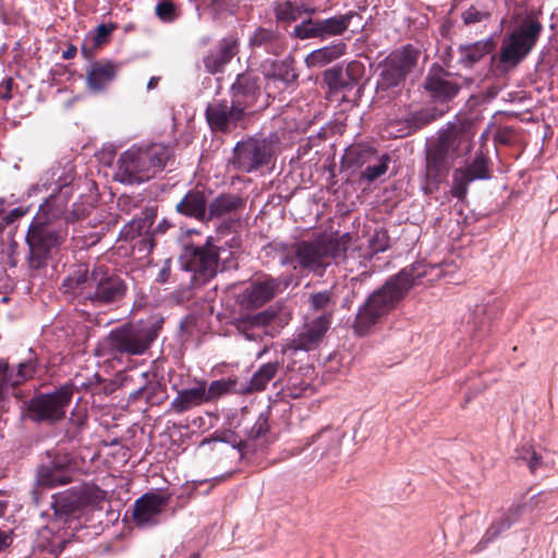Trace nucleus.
<instances>
[{"label":"nucleus","mask_w":558,"mask_h":558,"mask_svg":"<svg viewBox=\"0 0 558 558\" xmlns=\"http://www.w3.org/2000/svg\"><path fill=\"white\" fill-rule=\"evenodd\" d=\"M418 57L420 50L412 45L392 51L380 64L376 84L377 93L403 86L408 74L416 66Z\"/></svg>","instance_id":"12"},{"label":"nucleus","mask_w":558,"mask_h":558,"mask_svg":"<svg viewBox=\"0 0 558 558\" xmlns=\"http://www.w3.org/2000/svg\"><path fill=\"white\" fill-rule=\"evenodd\" d=\"M150 373L143 372L141 373V378L144 380L145 388V399L148 403H158L165 399L166 385L160 381H151L149 380Z\"/></svg>","instance_id":"46"},{"label":"nucleus","mask_w":558,"mask_h":558,"mask_svg":"<svg viewBox=\"0 0 558 558\" xmlns=\"http://www.w3.org/2000/svg\"><path fill=\"white\" fill-rule=\"evenodd\" d=\"M73 387L65 385L51 393H39L27 403L24 402L27 416L35 422L54 423L64 417L71 402Z\"/></svg>","instance_id":"13"},{"label":"nucleus","mask_w":558,"mask_h":558,"mask_svg":"<svg viewBox=\"0 0 558 558\" xmlns=\"http://www.w3.org/2000/svg\"><path fill=\"white\" fill-rule=\"evenodd\" d=\"M239 37L229 34L218 41L217 49L209 51L203 58L206 72L210 74L221 73L226 65L239 53Z\"/></svg>","instance_id":"19"},{"label":"nucleus","mask_w":558,"mask_h":558,"mask_svg":"<svg viewBox=\"0 0 558 558\" xmlns=\"http://www.w3.org/2000/svg\"><path fill=\"white\" fill-rule=\"evenodd\" d=\"M352 239L349 232L341 235L322 233L312 240L295 243L294 254L299 267L323 276L332 260H338L349 250Z\"/></svg>","instance_id":"5"},{"label":"nucleus","mask_w":558,"mask_h":558,"mask_svg":"<svg viewBox=\"0 0 558 558\" xmlns=\"http://www.w3.org/2000/svg\"><path fill=\"white\" fill-rule=\"evenodd\" d=\"M107 493L94 484H85L80 494V501L84 506L100 508L106 500Z\"/></svg>","instance_id":"45"},{"label":"nucleus","mask_w":558,"mask_h":558,"mask_svg":"<svg viewBox=\"0 0 558 558\" xmlns=\"http://www.w3.org/2000/svg\"><path fill=\"white\" fill-rule=\"evenodd\" d=\"M367 242V247L363 248L365 258L372 259L375 254L383 253L390 247V238L385 229L375 230Z\"/></svg>","instance_id":"43"},{"label":"nucleus","mask_w":558,"mask_h":558,"mask_svg":"<svg viewBox=\"0 0 558 558\" xmlns=\"http://www.w3.org/2000/svg\"><path fill=\"white\" fill-rule=\"evenodd\" d=\"M424 87L430 97L440 102L451 100L460 90V86L457 83L446 80L440 73L428 74L424 82Z\"/></svg>","instance_id":"29"},{"label":"nucleus","mask_w":558,"mask_h":558,"mask_svg":"<svg viewBox=\"0 0 558 558\" xmlns=\"http://www.w3.org/2000/svg\"><path fill=\"white\" fill-rule=\"evenodd\" d=\"M250 46L263 48L266 52L277 56L282 50V38L275 29L258 27L250 38Z\"/></svg>","instance_id":"32"},{"label":"nucleus","mask_w":558,"mask_h":558,"mask_svg":"<svg viewBox=\"0 0 558 558\" xmlns=\"http://www.w3.org/2000/svg\"><path fill=\"white\" fill-rule=\"evenodd\" d=\"M288 283L267 274L256 276L243 291V301L250 307H260L281 293Z\"/></svg>","instance_id":"15"},{"label":"nucleus","mask_w":558,"mask_h":558,"mask_svg":"<svg viewBox=\"0 0 558 558\" xmlns=\"http://www.w3.org/2000/svg\"><path fill=\"white\" fill-rule=\"evenodd\" d=\"M518 509L512 511L510 510L507 513H504L500 518L495 520L489 527L486 530L485 534L483 535L482 539L478 542V544L475 546V551L483 550L490 542L496 539L504 531L510 529V526L514 523L517 517H518Z\"/></svg>","instance_id":"37"},{"label":"nucleus","mask_w":558,"mask_h":558,"mask_svg":"<svg viewBox=\"0 0 558 558\" xmlns=\"http://www.w3.org/2000/svg\"><path fill=\"white\" fill-rule=\"evenodd\" d=\"M354 17H359V14L355 11H349L328 19H319L322 40L343 35Z\"/></svg>","instance_id":"34"},{"label":"nucleus","mask_w":558,"mask_h":558,"mask_svg":"<svg viewBox=\"0 0 558 558\" xmlns=\"http://www.w3.org/2000/svg\"><path fill=\"white\" fill-rule=\"evenodd\" d=\"M162 320L154 317L122 324L106 336L101 350L112 360L145 354L158 338Z\"/></svg>","instance_id":"3"},{"label":"nucleus","mask_w":558,"mask_h":558,"mask_svg":"<svg viewBox=\"0 0 558 558\" xmlns=\"http://www.w3.org/2000/svg\"><path fill=\"white\" fill-rule=\"evenodd\" d=\"M322 438H326L328 440V448L326 449V451L337 449L340 445L339 437L330 428L323 429L319 434L314 436L313 441H316L317 439H322Z\"/></svg>","instance_id":"51"},{"label":"nucleus","mask_w":558,"mask_h":558,"mask_svg":"<svg viewBox=\"0 0 558 558\" xmlns=\"http://www.w3.org/2000/svg\"><path fill=\"white\" fill-rule=\"evenodd\" d=\"M489 178V160L482 153H478L471 163L465 167L457 168L453 171L451 194L458 199H463L468 194L470 183L476 180H487Z\"/></svg>","instance_id":"16"},{"label":"nucleus","mask_w":558,"mask_h":558,"mask_svg":"<svg viewBox=\"0 0 558 558\" xmlns=\"http://www.w3.org/2000/svg\"><path fill=\"white\" fill-rule=\"evenodd\" d=\"M121 64L112 60H97L92 62L86 72V86L93 94L105 92L116 80Z\"/></svg>","instance_id":"21"},{"label":"nucleus","mask_w":558,"mask_h":558,"mask_svg":"<svg viewBox=\"0 0 558 558\" xmlns=\"http://www.w3.org/2000/svg\"><path fill=\"white\" fill-rule=\"evenodd\" d=\"M112 29L113 27L107 26L106 24L98 25L94 37L95 44L100 45L110 35Z\"/></svg>","instance_id":"56"},{"label":"nucleus","mask_w":558,"mask_h":558,"mask_svg":"<svg viewBox=\"0 0 558 558\" xmlns=\"http://www.w3.org/2000/svg\"><path fill=\"white\" fill-rule=\"evenodd\" d=\"M276 318L274 311L265 310L256 314H247L241 316L235 327L247 340H259L262 339L260 328L270 325Z\"/></svg>","instance_id":"23"},{"label":"nucleus","mask_w":558,"mask_h":558,"mask_svg":"<svg viewBox=\"0 0 558 558\" xmlns=\"http://www.w3.org/2000/svg\"><path fill=\"white\" fill-rule=\"evenodd\" d=\"M12 539L9 533L0 530V551L10 546Z\"/></svg>","instance_id":"58"},{"label":"nucleus","mask_w":558,"mask_h":558,"mask_svg":"<svg viewBox=\"0 0 558 558\" xmlns=\"http://www.w3.org/2000/svg\"><path fill=\"white\" fill-rule=\"evenodd\" d=\"M279 76H281L286 82L294 81L296 78V74L289 70H286L284 75L279 74Z\"/></svg>","instance_id":"63"},{"label":"nucleus","mask_w":558,"mask_h":558,"mask_svg":"<svg viewBox=\"0 0 558 558\" xmlns=\"http://www.w3.org/2000/svg\"><path fill=\"white\" fill-rule=\"evenodd\" d=\"M128 283L105 265H96L90 271V289L85 295L96 307L119 305L128 294Z\"/></svg>","instance_id":"10"},{"label":"nucleus","mask_w":558,"mask_h":558,"mask_svg":"<svg viewBox=\"0 0 558 558\" xmlns=\"http://www.w3.org/2000/svg\"><path fill=\"white\" fill-rule=\"evenodd\" d=\"M329 327L330 315H319L303 326L290 347L295 351H312L319 345Z\"/></svg>","instance_id":"22"},{"label":"nucleus","mask_w":558,"mask_h":558,"mask_svg":"<svg viewBox=\"0 0 558 558\" xmlns=\"http://www.w3.org/2000/svg\"><path fill=\"white\" fill-rule=\"evenodd\" d=\"M157 213L155 208H146L141 216L134 218L125 228V236L135 238L147 232L156 219Z\"/></svg>","instance_id":"40"},{"label":"nucleus","mask_w":558,"mask_h":558,"mask_svg":"<svg viewBox=\"0 0 558 558\" xmlns=\"http://www.w3.org/2000/svg\"><path fill=\"white\" fill-rule=\"evenodd\" d=\"M44 368L38 353L32 348L16 365H10L7 360H0V411L4 410L11 395L22 399L23 396L17 387L35 378Z\"/></svg>","instance_id":"8"},{"label":"nucleus","mask_w":558,"mask_h":558,"mask_svg":"<svg viewBox=\"0 0 558 558\" xmlns=\"http://www.w3.org/2000/svg\"><path fill=\"white\" fill-rule=\"evenodd\" d=\"M46 221L29 226L26 242L29 246V267L40 269L46 266L51 254L65 241L68 232L64 228Z\"/></svg>","instance_id":"9"},{"label":"nucleus","mask_w":558,"mask_h":558,"mask_svg":"<svg viewBox=\"0 0 558 558\" xmlns=\"http://www.w3.org/2000/svg\"><path fill=\"white\" fill-rule=\"evenodd\" d=\"M272 12L278 27L288 29L300 19L299 3L292 0H276L272 2Z\"/></svg>","instance_id":"36"},{"label":"nucleus","mask_w":558,"mask_h":558,"mask_svg":"<svg viewBox=\"0 0 558 558\" xmlns=\"http://www.w3.org/2000/svg\"><path fill=\"white\" fill-rule=\"evenodd\" d=\"M205 116L210 129L221 133H230L238 128L245 129L250 120L232 101L228 105L227 100L208 104Z\"/></svg>","instance_id":"14"},{"label":"nucleus","mask_w":558,"mask_h":558,"mask_svg":"<svg viewBox=\"0 0 558 558\" xmlns=\"http://www.w3.org/2000/svg\"><path fill=\"white\" fill-rule=\"evenodd\" d=\"M56 202L57 197L54 196L47 198L45 203L40 205L41 213L48 214L51 218H57L63 211L64 206L60 205L57 208H53Z\"/></svg>","instance_id":"52"},{"label":"nucleus","mask_w":558,"mask_h":558,"mask_svg":"<svg viewBox=\"0 0 558 558\" xmlns=\"http://www.w3.org/2000/svg\"><path fill=\"white\" fill-rule=\"evenodd\" d=\"M317 8L316 7H313V5H308V4H305V3H299V14L300 16L302 14H305L307 15V17H312L313 15H315L317 13Z\"/></svg>","instance_id":"57"},{"label":"nucleus","mask_w":558,"mask_h":558,"mask_svg":"<svg viewBox=\"0 0 558 558\" xmlns=\"http://www.w3.org/2000/svg\"><path fill=\"white\" fill-rule=\"evenodd\" d=\"M238 383L235 379H218L214 380L207 387V383L205 381V398L206 402H213L219 399L220 397L230 393L236 392L240 393Z\"/></svg>","instance_id":"41"},{"label":"nucleus","mask_w":558,"mask_h":558,"mask_svg":"<svg viewBox=\"0 0 558 558\" xmlns=\"http://www.w3.org/2000/svg\"><path fill=\"white\" fill-rule=\"evenodd\" d=\"M291 37L299 40H307L318 38L322 40L319 19L307 17L296 24L292 32Z\"/></svg>","instance_id":"42"},{"label":"nucleus","mask_w":558,"mask_h":558,"mask_svg":"<svg viewBox=\"0 0 558 558\" xmlns=\"http://www.w3.org/2000/svg\"><path fill=\"white\" fill-rule=\"evenodd\" d=\"M489 16L487 12L477 10L474 7H470L462 13V20L464 24H475L486 20Z\"/></svg>","instance_id":"50"},{"label":"nucleus","mask_w":558,"mask_h":558,"mask_svg":"<svg viewBox=\"0 0 558 558\" xmlns=\"http://www.w3.org/2000/svg\"><path fill=\"white\" fill-rule=\"evenodd\" d=\"M159 81H160V77H159V76H153V77H150V80H149V81H148V83H147V89H148V90H151V89L156 88V87H157V85H158V83H159Z\"/></svg>","instance_id":"62"},{"label":"nucleus","mask_w":558,"mask_h":558,"mask_svg":"<svg viewBox=\"0 0 558 558\" xmlns=\"http://www.w3.org/2000/svg\"><path fill=\"white\" fill-rule=\"evenodd\" d=\"M436 269V266H427L417 262L391 276L360 307L353 325L354 330L361 336L366 335L405 298L414 286L421 283L422 278L427 276L429 270Z\"/></svg>","instance_id":"1"},{"label":"nucleus","mask_w":558,"mask_h":558,"mask_svg":"<svg viewBox=\"0 0 558 558\" xmlns=\"http://www.w3.org/2000/svg\"><path fill=\"white\" fill-rule=\"evenodd\" d=\"M13 78L7 77L0 83V98L9 101L12 99Z\"/></svg>","instance_id":"54"},{"label":"nucleus","mask_w":558,"mask_h":558,"mask_svg":"<svg viewBox=\"0 0 558 558\" xmlns=\"http://www.w3.org/2000/svg\"><path fill=\"white\" fill-rule=\"evenodd\" d=\"M342 258V263L344 264V268L348 272H356L362 277H369L371 271L368 268V263L372 260L371 258H365V252L361 246L352 247V243L347 252H343L340 256Z\"/></svg>","instance_id":"35"},{"label":"nucleus","mask_w":558,"mask_h":558,"mask_svg":"<svg viewBox=\"0 0 558 558\" xmlns=\"http://www.w3.org/2000/svg\"><path fill=\"white\" fill-rule=\"evenodd\" d=\"M515 460L527 465L532 473L542 465V456H539L532 446L523 445L515 450Z\"/></svg>","instance_id":"47"},{"label":"nucleus","mask_w":558,"mask_h":558,"mask_svg":"<svg viewBox=\"0 0 558 558\" xmlns=\"http://www.w3.org/2000/svg\"><path fill=\"white\" fill-rule=\"evenodd\" d=\"M172 156V149L159 143L132 146L120 155L114 178L123 184L146 182L162 172Z\"/></svg>","instance_id":"4"},{"label":"nucleus","mask_w":558,"mask_h":558,"mask_svg":"<svg viewBox=\"0 0 558 558\" xmlns=\"http://www.w3.org/2000/svg\"><path fill=\"white\" fill-rule=\"evenodd\" d=\"M211 440H219L222 442L230 444L233 448H239L242 450L243 441L238 440L236 437L232 433H225L222 436L213 437Z\"/></svg>","instance_id":"55"},{"label":"nucleus","mask_w":558,"mask_h":558,"mask_svg":"<svg viewBox=\"0 0 558 558\" xmlns=\"http://www.w3.org/2000/svg\"><path fill=\"white\" fill-rule=\"evenodd\" d=\"M347 50V45L342 41L331 44L313 50L305 58L308 68H322L341 58Z\"/></svg>","instance_id":"31"},{"label":"nucleus","mask_w":558,"mask_h":558,"mask_svg":"<svg viewBox=\"0 0 558 558\" xmlns=\"http://www.w3.org/2000/svg\"><path fill=\"white\" fill-rule=\"evenodd\" d=\"M76 47L70 46L66 50L63 51L62 57L65 60L72 59L76 54Z\"/></svg>","instance_id":"60"},{"label":"nucleus","mask_w":558,"mask_h":558,"mask_svg":"<svg viewBox=\"0 0 558 558\" xmlns=\"http://www.w3.org/2000/svg\"><path fill=\"white\" fill-rule=\"evenodd\" d=\"M69 462L70 460L64 457L51 461L49 465H43L38 471V483L50 487L70 483L71 472L69 470Z\"/></svg>","instance_id":"25"},{"label":"nucleus","mask_w":558,"mask_h":558,"mask_svg":"<svg viewBox=\"0 0 558 558\" xmlns=\"http://www.w3.org/2000/svg\"><path fill=\"white\" fill-rule=\"evenodd\" d=\"M257 76L253 73H241L231 86V101L241 109L248 119L256 111V102L260 96Z\"/></svg>","instance_id":"17"},{"label":"nucleus","mask_w":558,"mask_h":558,"mask_svg":"<svg viewBox=\"0 0 558 558\" xmlns=\"http://www.w3.org/2000/svg\"><path fill=\"white\" fill-rule=\"evenodd\" d=\"M169 504V497L155 493H146L135 500L132 519L140 527L156 525L158 515Z\"/></svg>","instance_id":"18"},{"label":"nucleus","mask_w":558,"mask_h":558,"mask_svg":"<svg viewBox=\"0 0 558 558\" xmlns=\"http://www.w3.org/2000/svg\"><path fill=\"white\" fill-rule=\"evenodd\" d=\"M175 209L179 214L203 220L208 214V205L205 192L202 190H190L185 196L177 204Z\"/></svg>","instance_id":"27"},{"label":"nucleus","mask_w":558,"mask_h":558,"mask_svg":"<svg viewBox=\"0 0 558 558\" xmlns=\"http://www.w3.org/2000/svg\"><path fill=\"white\" fill-rule=\"evenodd\" d=\"M292 263H293V257H291V256H284L280 260V264L283 265V266L290 265Z\"/></svg>","instance_id":"64"},{"label":"nucleus","mask_w":558,"mask_h":558,"mask_svg":"<svg viewBox=\"0 0 558 558\" xmlns=\"http://www.w3.org/2000/svg\"><path fill=\"white\" fill-rule=\"evenodd\" d=\"M246 199L238 194L223 193L208 205V218H223L236 215L245 208Z\"/></svg>","instance_id":"26"},{"label":"nucleus","mask_w":558,"mask_h":558,"mask_svg":"<svg viewBox=\"0 0 558 558\" xmlns=\"http://www.w3.org/2000/svg\"><path fill=\"white\" fill-rule=\"evenodd\" d=\"M390 157L388 154H383L380 156L376 154L375 160L367 163L366 168L362 171L361 179L366 180L367 182H374L387 172Z\"/></svg>","instance_id":"44"},{"label":"nucleus","mask_w":558,"mask_h":558,"mask_svg":"<svg viewBox=\"0 0 558 558\" xmlns=\"http://www.w3.org/2000/svg\"><path fill=\"white\" fill-rule=\"evenodd\" d=\"M205 403V380H198L194 387L179 390L170 403V409L181 414Z\"/></svg>","instance_id":"24"},{"label":"nucleus","mask_w":558,"mask_h":558,"mask_svg":"<svg viewBox=\"0 0 558 558\" xmlns=\"http://www.w3.org/2000/svg\"><path fill=\"white\" fill-rule=\"evenodd\" d=\"M543 32L542 23L527 15L504 38L499 52V62L517 66L534 49Z\"/></svg>","instance_id":"7"},{"label":"nucleus","mask_w":558,"mask_h":558,"mask_svg":"<svg viewBox=\"0 0 558 558\" xmlns=\"http://www.w3.org/2000/svg\"><path fill=\"white\" fill-rule=\"evenodd\" d=\"M145 388H146V386H144V383H143L136 390H134L133 392L130 393V399L131 400L140 399L143 395H145Z\"/></svg>","instance_id":"59"},{"label":"nucleus","mask_w":558,"mask_h":558,"mask_svg":"<svg viewBox=\"0 0 558 558\" xmlns=\"http://www.w3.org/2000/svg\"><path fill=\"white\" fill-rule=\"evenodd\" d=\"M276 151L272 136H250L236 143L231 163L234 169L251 173L268 166Z\"/></svg>","instance_id":"11"},{"label":"nucleus","mask_w":558,"mask_h":558,"mask_svg":"<svg viewBox=\"0 0 558 558\" xmlns=\"http://www.w3.org/2000/svg\"><path fill=\"white\" fill-rule=\"evenodd\" d=\"M308 304L312 311L323 312L322 315H330L331 319L337 304V295L331 289L312 293L308 298Z\"/></svg>","instance_id":"38"},{"label":"nucleus","mask_w":558,"mask_h":558,"mask_svg":"<svg viewBox=\"0 0 558 558\" xmlns=\"http://www.w3.org/2000/svg\"><path fill=\"white\" fill-rule=\"evenodd\" d=\"M222 254L231 255V252L217 246L214 239L209 236L202 245H184L180 262L183 269L193 274V283L201 286L213 279L220 270Z\"/></svg>","instance_id":"6"},{"label":"nucleus","mask_w":558,"mask_h":558,"mask_svg":"<svg viewBox=\"0 0 558 558\" xmlns=\"http://www.w3.org/2000/svg\"><path fill=\"white\" fill-rule=\"evenodd\" d=\"M268 429V414L263 412L258 415L256 422L248 430V438L253 440L258 439L262 436L266 435Z\"/></svg>","instance_id":"49"},{"label":"nucleus","mask_w":558,"mask_h":558,"mask_svg":"<svg viewBox=\"0 0 558 558\" xmlns=\"http://www.w3.org/2000/svg\"><path fill=\"white\" fill-rule=\"evenodd\" d=\"M155 13L163 23H172L179 17L175 4L168 0L159 1L155 7Z\"/></svg>","instance_id":"48"},{"label":"nucleus","mask_w":558,"mask_h":558,"mask_svg":"<svg viewBox=\"0 0 558 558\" xmlns=\"http://www.w3.org/2000/svg\"><path fill=\"white\" fill-rule=\"evenodd\" d=\"M27 210L28 208L23 206L15 207L9 211L3 209V217L5 218L7 226L13 223L17 219L26 215Z\"/></svg>","instance_id":"53"},{"label":"nucleus","mask_w":558,"mask_h":558,"mask_svg":"<svg viewBox=\"0 0 558 558\" xmlns=\"http://www.w3.org/2000/svg\"><path fill=\"white\" fill-rule=\"evenodd\" d=\"M495 48L493 39L478 40L476 43L460 46V63L465 68H472Z\"/></svg>","instance_id":"33"},{"label":"nucleus","mask_w":558,"mask_h":558,"mask_svg":"<svg viewBox=\"0 0 558 558\" xmlns=\"http://www.w3.org/2000/svg\"><path fill=\"white\" fill-rule=\"evenodd\" d=\"M64 293L78 299L80 302L87 303L85 293L90 289V272L85 266L81 265L72 270L62 282Z\"/></svg>","instance_id":"28"},{"label":"nucleus","mask_w":558,"mask_h":558,"mask_svg":"<svg viewBox=\"0 0 558 558\" xmlns=\"http://www.w3.org/2000/svg\"><path fill=\"white\" fill-rule=\"evenodd\" d=\"M280 367L279 362H269L260 365L248 383L241 384L240 393L250 395L266 389L268 383L275 378Z\"/></svg>","instance_id":"30"},{"label":"nucleus","mask_w":558,"mask_h":558,"mask_svg":"<svg viewBox=\"0 0 558 558\" xmlns=\"http://www.w3.org/2000/svg\"><path fill=\"white\" fill-rule=\"evenodd\" d=\"M361 65L357 62H352L342 66H333L324 73V81L328 85L329 96H337L342 94L341 98L345 97L348 92H351L357 84V75Z\"/></svg>","instance_id":"20"},{"label":"nucleus","mask_w":558,"mask_h":558,"mask_svg":"<svg viewBox=\"0 0 558 558\" xmlns=\"http://www.w3.org/2000/svg\"><path fill=\"white\" fill-rule=\"evenodd\" d=\"M473 136L469 129L452 126L441 132L438 138L426 148L423 185L426 194L438 189L441 178L448 173L457 158L471 153Z\"/></svg>","instance_id":"2"},{"label":"nucleus","mask_w":558,"mask_h":558,"mask_svg":"<svg viewBox=\"0 0 558 558\" xmlns=\"http://www.w3.org/2000/svg\"><path fill=\"white\" fill-rule=\"evenodd\" d=\"M71 422L75 424L78 428L83 427L86 423V416L85 415H78L76 418L71 417Z\"/></svg>","instance_id":"61"},{"label":"nucleus","mask_w":558,"mask_h":558,"mask_svg":"<svg viewBox=\"0 0 558 558\" xmlns=\"http://www.w3.org/2000/svg\"><path fill=\"white\" fill-rule=\"evenodd\" d=\"M377 150L365 144L350 146L344 155L345 161L350 166L362 167L371 163L376 158Z\"/></svg>","instance_id":"39"}]
</instances>
